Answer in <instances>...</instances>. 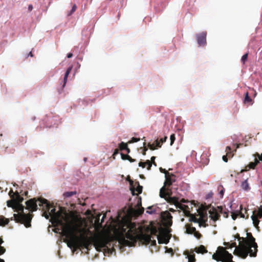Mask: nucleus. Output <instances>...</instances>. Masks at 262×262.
<instances>
[{
	"label": "nucleus",
	"mask_w": 262,
	"mask_h": 262,
	"mask_svg": "<svg viewBox=\"0 0 262 262\" xmlns=\"http://www.w3.org/2000/svg\"><path fill=\"white\" fill-rule=\"evenodd\" d=\"M159 170H160L161 172L165 174V177L166 176H168L169 174L170 173L169 172H168L167 170H166L165 169L162 168V167H160L159 168Z\"/></svg>",
	"instance_id": "4c0bfd02"
},
{
	"label": "nucleus",
	"mask_w": 262,
	"mask_h": 262,
	"mask_svg": "<svg viewBox=\"0 0 262 262\" xmlns=\"http://www.w3.org/2000/svg\"><path fill=\"white\" fill-rule=\"evenodd\" d=\"M224 189L221 190L220 192V193L222 195V196H223V195H224Z\"/></svg>",
	"instance_id": "e2e57ef3"
},
{
	"label": "nucleus",
	"mask_w": 262,
	"mask_h": 262,
	"mask_svg": "<svg viewBox=\"0 0 262 262\" xmlns=\"http://www.w3.org/2000/svg\"><path fill=\"white\" fill-rule=\"evenodd\" d=\"M223 245L225 246H226V247H225L226 249H229L230 248L229 247L230 246V243H228V242H224L223 243Z\"/></svg>",
	"instance_id": "603ef678"
},
{
	"label": "nucleus",
	"mask_w": 262,
	"mask_h": 262,
	"mask_svg": "<svg viewBox=\"0 0 262 262\" xmlns=\"http://www.w3.org/2000/svg\"><path fill=\"white\" fill-rule=\"evenodd\" d=\"M145 144H146V143L144 142V144H143V145H144V149H143V151L142 152V154L143 155H146V151L147 150V148L146 147H145Z\"/></svg>",
	"instance_id": "3c124183"
},
{
	"label": "nucleus",
	"mask_w": 262,
	"mask_h": 262,
	"mask_svg": "<svg viewBox=\"0 0 262 262\" xmlns=\"http://www.w3.org/2000/svg\"><path fill=\"white\" fill-rule=\"evenodd\" d=\"M245 104H252L253 103L252 99L249 96V94L247 92L245 94V99L244 100Z\"/></svg>",
	"instance_id": "c756f323"
},
{
	"label": "nucleus",
	"mask_w": 262,
	"mask_h": 262,
	"mask_svg": "<svg viewBox=\"0 0 262 262\" xmlns=\"http://www.w3.org/2000/svg\"><path fill=\"white\" fill-rule=\"evenodd\" d=\"M178 208L182 210L186 215L190 213L189 207L187 205L180 203Z\"/></svg>",
	"instance_id": "412c9836"
},
{
	"label": "nucleus",
	"mask_w": 262,
	"mask_h": 262,
	"mask_svg": "<svg viewBox=\"0 0 262 262\" xmlns=\"http://www.w3.org/2000/svg\"><path fill=\"white\" fill-rule=\"evenodd\" d=\"M121 156L122 160H127L130 162H134L136 161L135 159H132L129 155H125L123 153H121Z\"/></svg>",
	"instance_id": "7c9ffc66"
},
{
	"label": "nucleus",
	"mask_w": 262,
	"mask_h": 262,
	"mask_svg": "<svg viewBox=\"0 0 262 262\" xmlns=\"http://www.w3.org/2000/svg\"><path fill=\"white\" fill-rule=\"evenodd\" d=\"M243 144H234V146H235V151H236V149L239 148Z\"/></svg>",
	"instance_id": "4d7b16f0"
},
{
	"label": "nucleus",
	"mask_w": 262,
	"mask_h": 262,
	"mask_svg": "<svg viewBox=\"0 0 262 262\" xmlns=\"http://www.w3.org/2000/svg\"><path fill=\"white\" fill-rule=\"evenodd\" d=\"M140 140V138H135V137H133L131 140L128 141V143H135V142H137L139 141Z\"/></svg>",
	"instance_id": "58836bf2"
},
{
	"label": "nucleus",
	"mask_w": 262,
	"mask_h": 262,
	"mask_svg": "<svg viewBox=\"0 0 262 262\" xmlns=\"http://www.w3.org/2000/svg\"><path fill=\"white\" fill-rule=\"evenodd\" d=\"M27 137H21L18 140L19 144H23L27 142Z\"/></svg>",
	"instance_id": "c9c22d12"
},
{
	"label": "nucleus",
	"mask_w": 262,
	"mask_h": 262,
	"mask_svg": "<svg viewBox=\"0 0 262 262\" xmlns=\"http://www.w3.org/2000/svg\"><path fill=\"white\" fill-rule=\"evenodd\" d=\"M254 156L255 157V158H256V157H258V159H259V160L258 161H262V154L261 155H259V154L258 153H256L255 155H254Z\"/></svg>",
	"instance_id": "de8ad7c7"
},
{
	"label": "nucleus",
	"mask_w": 262,
	"mask_h": 262,
	"mask_svg": "<svg viewBox=\"0 0 262 262\" xmlns=\"http://www.w3.org/2000/svg\"><path fill=\"white\" fill-rule=\"evenodd\" d=\"M15 202L14 201V198L11 199V200H8L7 202V205L8 207H11L14 209V207L15 205Z\"/></svg>",
	"instance_id": "72a5a7b5"
},
{
	"label": "nucleus",
	"mask_w": 262,
	"mask_h": 262,
	"mask_svg": "<svg viewBox=\"0 0 262 262\" xmlns=\"http://www.w3.org/2000/svg\"><path fill=\"white\" fill-rule=\"evenodd\" d=\"M9 222V219H7L3 215H0V226L4 227L8 225Z\"/></svg>",
	"instance_id": "b1692460"
},
{
	"label": "nucleus",
	"mask_w": 262,
	"mask_h": 262,
	"mask_svg": "<svg viewBox=\"0 0 262 262\" xmlns=\"http://www.w3.org/2000/svg\"><path fill=\"white\" fill-rule=\"evenodd\" d=\"M194 251L198 253H206L207 252V250L203 245H201L198 247H196L194 249Z\"/></svg>",
	"instance_id": "5701e85b"
},
{
	"label": "nucleus",
	"mask_w": 262,
	"mask_h": 262,
	"mask_svg": "<svg viewBox=\"0 0 262 262\" xmlns=\"http://www.w3.org/2000/svg\"><path fill=\"white\" fill-rule=\"evenodd\" d=\"M24 199L21 197L17 191L15 192V196H14V201L15 203H20L23 201Z\"/></svg>",
	"instance_id": "c85d7f7f"
},
{
	"label": "nucleus",
	"mask_w": 262,
	"mask_h": 262,
	"mask_svg": "<svg viewBox=\"0 0 262 262\" xmlns=\"http://www.w3.org/2000/svg\"><path fill=\"white\" fill-rule=\"evenodd\" d=\"M119 150L120 149H118V148H116V149H115L114 152V153L113 154V156H112L114 159H115V156L119 154Z\"/></svg>",
	"instance_id": "a18cd8bd"
},
{
	"label": "nucleus",
	"mask_w": 262,
	"mask_h": 262,
	"mask_svg": "<svg viewBox=\"0 0 262 262\" xmlns=\"http://www.w3.org/2000/svg\"><path fill=\"white\" fill-rule=\"evenodd\" d=\"M29 56H30L31 57H33V55L32 53V52H30L28 54V55L26 56V58L28 57Z\"/></svg>",
	"instance_id": "0e129e2a"
},
{
	"label": "nucleus",
	"mask_w": 262,
	"mask_h": 262,
	"mask_svg": "<svg viewBox=\"0 0 262 262\" xmlns=\"http://www.w3.org/2000/svg\"><path fill=\"white\" fill-rule=\"evenodd\" d=\"M186 232L188 234H193L196 231L195 228L193 227H191L190 225H186Z\"/></svg>",
	"instance_id": "2f4dec72"
},
{
	"label": "nucleus",
	"mask_w": 262,
	"mask_h": 262,
	"mask_svg": "<svg viewBox=\"0 0 262 262\" xmlns=\"http://www.w3.org/2000/svg\"><path fill=\"white\" fill-rule=\"evenodd\" d=\"M4 243V241L2 238L0 237V255L3 254L6 252V249L1 246ZM0 262H5L4 260L0 258Z\"/></svg>",
	"instance_id": "bb28decb"
},
{
	"label": "nucleus",
	"mask_w": 262,
	"mask_h": 262,
	"mask_svg": "<svg viewBox=\"0 0 262 262\" xmlns=\"http://www.w3.org/2000/svg\"><path fill=\"white\" fill-rule=\"evenodd\" d=\"M109 243L108 239H98L95 242V246L96 249L98 251L99 249L108 248L107 245Z\"/></svg>",
	"instance_id": "9d476101"
},
{
	"label": "nucleus",
	"mask_w": 262,
	"mask_h": 262,
	"mask_svg": "<svg viewBox=\"0 0 262 262\" xmlns=\"http://www.w3.org/2000/svg\"><path fill=\"white\" fill-rule=\"evenodd\" d=\"M137 202L136 207L138 208V209L134 210L135 215L137 216H139L143 213L144 209L143 207L141 206V198L137 196Z\"/></svg>",
	"instance_id": "9b49d317"
},
{
	"label": "nucleus",
	"mask_w": 262,
	"mask_h": 262,
	"mask_svg": "<svg viewBox=\"0 0 262 262\" xmlns=\"http://www.w3.org/2000/svg\"><path fill=\"white\" fill-rule=\"evenodd\" d=\"M72 69V67H70L69 68H68V69L67 70V71L66 72V73H65L64 76V79L63 80L62 88H63L66 84L68 76H69V74L70 73V72H71Z\"/></svg>",
	"instance_id": "4be33fe9"
},
{
	"label": "nucleus",
	"mask_w": 262,
	"mask_h": 262,
	"mask_svg": "<svg viewBox=\"0 0 262 262\" xmlns=\"http://www.w3.org/2000/svg\"><path fill=\"white\" fill-rule=\"evenodd\" d=\"M170 145H172L175 141V135L174 134L171 135L170 137Z\"/></svg>",
	"instance_id": "79ce46f5"
},
{
	"label": "nucleus",
	"mask_w": 262,
	"mask_h": 262,
	"mask_svg": "<svg viewBox=\"0 0 262 262\" xmlns=\"http://www.w3.org/2000/svg\"><path fill=\"white\" fill-rule=\"evenodd\" d=\"M76 191H67L63 193V196H64V198H70L74 195H76Z\"/></svg>",
	"instance_id": "473e14b6"
},
{
	"label": "nucleus",
	"mask_w": 262,
	"mask_h": 262,
	"mask_svg": "<svg viewBox=\"0 0 262 262\" xmlns=\"http://www.w3.org/2000/svg\"><path fill=\"white\" fill-rule=\"evenodd\" d=\"M176 181V176L170 173L168 176L165 177V181L164 182V187L170 186Z\"/></svg>",
	"instance_id": "ddd939ff"
},
{
	"label": "nucleus",
	"mask_w": 262,
	"mask_h": 262,
	"mask_svg": "<svg viewBox=\"0 0 262 262\" xmlns=\"http://www.w3.org/2000/svg\"><path fill=\"white\" fill-rule=\"evenodd\" d=\"M171 193V190L163 186L160 189L159 195L161 198L165 199L168 203L174 205L178 208L180 204L179 199L177 197L170 196Z\"/></svg>",
	"instance_id": "423d86ee"
},
{
	"label": "nucleus",
	"mask_w": 262,
	"mask_h": 262,
	"mask_svg": "<svg viewBox=\"0 0 262 262\" xmlns=\"http://www.w3.org/2000/svg\"><path fill=\"white\" fill-rule=\"evenodd\" d=\"M190 222L198 223L200 227H201L202 222H201V219L197 218L195 215L191 214L189 219Z\"/></svg>",
	"instance_id": "a878e982"
},
{
	"label": "nucleus",
	"mask_w": 262,
	"mask_h": 262,
	"mask_svg": "<svg viewBox=\"0 0 262 262\" xmlns=\"http://www.w3.org/2000/svg\"><path fill=\"white\" fill-rule=\"evenodd\" d=\"M242 210H243V207H242V205H241L239 206V210H237L236 212H235V211L231 212L232 219L233 220H235L238 215H239L240 217L242 218L248 219V215H247V216H245V214L242 212Z\"/></svg>",
	"instance_id": "f8f14e48"
},
{
	"label": "nucleus",
	"mask_w": 262,
	"mask_h": 262,
	"mask_svg": "<svg viewBox=\"0 0 262 262\" xmlns=\"http://www.w3.org/2000/svg\"><path fill=\"white\" fill-rule=\"evenodd\" d=\"M209 212L210 214V217L214 221H216L219 219L220 215L215 210H209Z\"/></svg>",
	"instance_id": "aec40b11"
},
{
	"label": "nucleus",
	"mask_w": 262,
	"mask_h": 262,
	"mask_svg": "<svg viewBox=\"0 0 262 262\" xmlns=\"http://www.w3.org/2000/svg\"><path fill=\"white\" fill-rule=\"evenodd\" d=\"M233 256L229 253L226 248L219 246L215 253L212 255V258L217 261L222 262H235L232 260Z\"/></svg>",
	"instance_id": "39448f33"
},
{
	"label": "nucleus",
	"mask_w": 262,
	"mask_h": 262,
	"mask_svg": "<svg viewBox=\"0 0 262 262\" xmlns=\"http://www.w3.org/2000/svg\"><path fill=\"white\" fill-rule=\"evenodd\" d=\"M9 195L11 199H14L15 196V192H14L12 190H11L9 192Z\"/></svg>",
	"instance_id": "c03bdc74"
},
{
	"label": "nucleus",
	"mask_w": 262,
	"mask_h": 262,
	"mask_svg": "<svg viewBox=\"0 0 262 262\" xmlns=\"http://www.w3.org/2000/svg\"><path fill=\"white\" fill-rule=\"evenodd\" d=\"M119 147L120 150H125L127 147V144L122 142L119 144Z\"/></svg>",
	"instance_id": "f704fd0d"
},
{
	"label": "nucleus",
	"mask_w": 262,
	"mask_h": 262,
	"mask_svg": "<svg viewBox=\"0 0 262 262\" xmlns=\"http://www.w3.org/2000/svg\"><path fill=\"white\" fill-rule=\"evenodd\" d=\"M136 184H137V187L136 189L132 188H131V191L133 195H138L139 194H140L142 192V189L143 187L142 186H140L139 185V183L138 182H137Z\"/></svg>",
	"instance_id": "f3484780"
},
{
	"label": "nucleus",
	"mask_w": 262,
	"mask_h": 262,
	"mask_svg": "<svg viewBox=\"0 0 262 262\" xmlns=\"http://www.w3.org/2000/svg\"><path fill=\"white\" fill-rule=\"evenodd\" d=\"M76 9H77V7H76V5H74L72 7V8L70 13L69 14V15L72 14L73 12H74L76 11Z\"/></svg>",
	"instance_id": "49530a36"
},
{
	"label": "nucleus",
	"mask_w": 262,
	"mask_h": 262,
	"mask_svg": "<svg viewBox=\"0 0 262 262\" xmlns=\"http://www.w3.org/2000/svg\"><path fill=\"white\" fill-rule=\"evenodd\" d=\"M231 150V148L230 146L226 147V151L227 152V156H229V154H230Z\"/></svg>",
	"instance_id": "09e8293b"
},
{
	"label": "nucleus",
	"mask_w": 262,
	"mask_h": 262,
	"mask_svg": "<svg viewBox=\"0 0 262 262\" xmlns=\"http://www.w3.org/2000/svg\"><path fill=\"white\" fill-rule=\"evenodd\" d=\"M157 238L160 244L164 243L167 244L169 242V238L168 237V235L166 233L158 235Z\"/></svg>",
	"instance_id": "2eb2a0df"
},
{
	"label": "nucleus",
	"mask_w": 262,
	"mask_h": 262,
	"mask_svg": "<svg viewBox=\"0 0 262 262\" xmlns=\"http://www.w3.org/2000/svg\"><path fill=\"white\" fill-rule=\"evenodd\" d=\"M184 254L187 255L186 258H188V262H195V254L192 252L191 253H189L188 251H185Z\"/></svg>",
	"instance_id": "6ab92c4d"
},
{
	"label": "nucleus",
	"mask_w": 262,
	"mask_h": 262,
	"mask_svg": "<svg viewBox=\"0 0 262 262\" xmlns=\"http://www.w3.org/2000/svg\"><path fill=\"white\" fill-rule=\"evenodd\" d=\"M51 213L55 214L56 223L61 226L62 235L68 240L67 244L70 248L77 249L84 247L87 249L91 246V239L84 234L78 236V233L85 232V230L81 228V224H78L75 220H70L68 214L66 212L52 209Z\"/></svg>",
	"instance_id": "f257e3e1"
},
{
	"label": "nucleus",
	"mask_w": 262,
	"mask_h": 262,
	"mask_svg": "<svg viewBox=\"0 0 262 262\" xmlns=\"http://www.w3.org/2000/svg\"><path fill=\"white\" fill-rule=\"evenodd\" d=\"M33 9V6L32 5H29L28 7V10L29 11H31Z\"/></svg>",
	"instance_id": "052dcab7"
},
{
	"label": "nucleus",
	"mask_w": 262,
	"mask_h": 262,
	"mask_svg": "<svg viewBox=\"0 0 262 262\" xmlns=\"http://www.w3.org/2000/svg\"><path fill=\"white\" fill-rule=\"evenodd\" d=\"M247 238L242 237V241L239 242V245L233 252L234 254L245 259L249 254L251 257H255L257 254V245L255 238L252 233H247Z\"/></svg>",
	"instance_id": "7ed1b4c3"
},
{
	"label": "nucleus",
	"mask_w": 262,
	"mask_h": 262,
	"mask_svg": "<svg viewBox=\"0 0 262 262\" xmlns=\"http://www.w3.org/2000/svg\"><path fill=\"white\" fill-rule=\"evenodd\" d=\"M126 228L124 227L121 228L122 233L125 234L123 242L125 245L129 247L134 246L138 241L145 245L150 243H152L153 245L156 244V241H152L151 236L143 233L140 227H137L135 223L129 222L126 223Z\"/></svg>",
	"instance_id": "f03ea898"
},
{
	"label": "nucleus",
	"mask_w": 262,
	"mask_h": 262,
	"mask_svg": "<svg viewBox=\"0 0 262 262\" xmlns=\"http://www.w3.org/2000/svg\"><path fill=\"white\" fill-rule=\"evenodd\" d=\"M38 205L42 207V209L45 211L43 213L44 216L46 219L49 218V215L47 214V211H49L51 208V205L49 203L48 201L45 199H38Z\"/></svg>",
	"instance_id": "6e6552de"
},
{
	"label": "nucleus",
	"mask_w": 262,
	"mask_h": 262,
	"mask_svg": "<svg viewBox=\"0 0 262 262\" xmlns=\"http://www.w3.org/2000/svg\"><path fill=\"white\" fill-rule=\"evenodd\" d=\"M222 158L223 161H225V162H227L228 161V158L227 157V156H223Z\"/></svg>",
	"instance_id": "13d9d810"
},
{
	"label": "nucleus",
	"mask_w": 262,
	"mask_h": 262,
	"mask_svg": "<svg viewBox=\"0 0 262 262\" xmlns=\"http://www.w3.org/2000/svg\"><path fill=\"white\" fill-rule=\"evenodd\" d=\"M155 159H156V157H154V156H152L151 158V161L150 162L151 163V165L154 164V165L157 166V164H156V163L155 161Z\"/></svg>",
	"instance_id": "8fccbe9b"
},
{
	"label": "nucleus",
	"mask_w": 262,
	"mask_h": 262,
	"mask_svg": "<svg viewBox=\"0 0 262 262\" xmlns=\"http://www.w3.org/2000/svg\"><path fill=\"white\" fill-rule=\"evenodd\" d=\"M37 200L36 198L31 199L26 202V209L31 211L37 210Z\"/></svg>",
	"instance_id": "1a4fd4ad"
},
{
	"label": "nucleus",
	"mask_w": 262,
	"mask_h": 262,
	"mask_svg": "<svg viewBox=\"0 0 262 262\" xmlns=\"http://www.w3.org/2000/svg\"><path fill=\"white\" fill-rule=\"evenodd\" d=\"M180 203L182 204L183 203H187L188 202V201L185 200L184 199H182L180 202H179Z\"/></svg>",
	"instance_id": "bf43d9fd"
},
{
	"label": "nucleus",
	"mask_w": 262,
	"mask_h": 262,
	"mask_svg": "<svg viewBox=\"0 0 262 262\" xmlns=\"http://www.w3.org/2000/svg\"><path fill=\"white\" fill-rule=\"evenodd\" d=\"M72 56H73V54L71 53H69L67 55V57L69 58H71Z\"/></svg>",
	"instance_id": "680f3d73"
},
{
	"label": "nucleus",
	"mask_w": 262,
	"mask_h": 262,
	"mask_svg": "<svg viewBox=\"0 0 262 262\" xmlns=\"http://www.w3.org/2000/svg\"><path fill=\"white\" fill-rule=\"evenodd\" d=\"M201 222H202L201 226H203L204 227H206L207 225L205 223V220L203 219H201Z\"/></svg>",
	"instance_id": "864d4df0"
},
{
	"label": "nucleus",
	"mask_w": 262,
	"mask_h": 262,
	"mask_svg": "<svg viewBox=\"0 0 262 262\" xmlns=\"http://www.w3.org/2000/svg\"><path fill=\"white\" fill-rule=\"evenodd\" d=\"M13 209L15 212H18V213L14 214L13 217H11L10 220H14L16 223L23 224L27 228L30 227L33 215L31 213H25L24 212V206L20 203H16Z\"/></svg>",
	"instance_id": "20e7f679"
},
{
	"label": "nucleus",
	"mask_w": 262,
	"mask_h": 262,
	"mask_svg": "<svg viewBox=\"0 0 262 262\" xmlns=\"http://www.w3.org/2000/svg\"><path fill=\"white\" fill-rule=\"evenodd\" d=\"M152 233H154V234H156V233L157 232V229L155 228V229H154L152 230Z\"/></svg>",
	"instance_id": "69168bd1"
},
{
	"label": "nucleus",
	"mask_w": 262,
	"mask_h": 262,
	"mask_svg": "<svg viewBox=\"0 0 262 262\" xmlns=\"http://www.w3.org/2000/svg\"><path fill=\"white\" fill-rule=\"evenodd\" d=\"M167 137H165L164 138H161L159 141L161 142V144H162L164 142H165L166 141Z\"/></svg>",
	"instance_id": "5fc2aeb1"
},
{
	"label": "nucleus",
	"mask_w": 262,
	"mask_h": 262,
	"mask_svg": "<svg viewBox=\"0 0 262 262\" xmlns=\"http://www.w3.org/2000/svg\"><path fill=\"white\" fill-rule=\"evenodd\" d=\"M206 33L202 32L196 35V39L199 46H204L206 43Z\"/></svg>",
	"instance_id": "4468645a"
},
{
	"label": "nucleus",
	"mask_w": 262,
	"mask_h": 262,
	"mask_svg": "<svg viewBox=\"0 0 262 262\" xmlns=\"http://www.w3.org/2000/svg\"><path fill=\"white\" fill-rule=\"evenodd\" d=\"M125 150H126L127 154H129L130 152V149L128 147Z\"/></svg>",
	"instance_id": "774afa93"
},
{
	"label": "nucleus",
	"mask_w": 262,
	"mask_h": 262,
	"mask_svg": "<svg viewBox=\"0 0 262 262\" xmlns=\"http://www.w3.org/2000/svg\"><path fill=\"white\" fill-rule=\"evenodd\" d=\"M241 187L245 191H249L250 190V187L247 182V180L244 181L241 184Z\"/></svg>",
	"instance_id": "cd10ccee"
},
{
	"label": "nucleus",
	"mask_w": 262,
	"mask_h": 262,
	"mask_svg": "<svg viewBox=\"0 0 262 262\" xmlns=\"http://www.w3.org/2000/svg\"><path fill=\"white\" fill-rule=\"evenodd\" d=\"M147 146L148 147H149V148L150 149V150H154L155 149H156L157 148L155 147V143H153V144H150V143H148L147 144Z\"/></svg>",
	"instance_id": "a19ab883"
},
{
	"label": "nucleus",
	"mask_w": 262,
	"mask_h": 262,
	"mask_svg": "<svg viewBox=\"0 0 262 262\" xmlns=\"http://www.w3.org/2000/svg\"><path fill=\"white\" fill-rule=\"evenodd\" d=\"M236 238H238V241H240L241 239L242 240V237H241L238 234H237Z\"/></svg>",
	"instance_id": "338daca9"
},
{
	"label": "nucleus",
	"mask_w": 262,
	"mask_h": 262,
	"mask_svg": "<svg viewBox=\"0 0 262 262\" xmlns=\"http://www.w3.org/2000/svg\"><path fill=\"white\" fill-rule=\"evenodd\" d=\"M193 235L194 236L196 237L198 239H200L201 238V237H202V234L198 231H197L196 230L195 231V232L193 233Z\"/></svg>",
	"instance_id": "ea45409f"
},
{
	"label": "nucleus",
	"mask_w": 262,
	"mask_h": 262,
	"mask_svg": "<svg viewBox=\"0 0 262 262\" xmlns=\"http://www.w3.org/2000/svg\"><path fill=\"white\" fill-rule=\"evenodd\" d=\"M248 53H247L246 54H245L242 57V58H241V62L242 63L244 64L246 62V61L247 60V59H248Z\"/></svg>",
	"instance_id": "e433bc0d"
},
{
	"label": "nucleus",
	"mask_w": 262,
	"mask_h": 262,
	"mask_svg": "<svg viewBox=\"0 0 262 262\" xmlns=\"http://www.w3.org/2000/svg\"><path fill=\"white\" fill-rule=\"evenodd\" d=\"M259 163V161L257 158H255L254 162H250L245 167V171L249 170L250 169H254L256 166Z\"/></svg>",
	"instance_id": "a211bd4d"
},
{
	"label": "nucleus",
	"mask_w": 262,
	"mask_h": 262,
	"mask_svg": "<svg viewBox=\"0 0 262 262\" xmlns=\"http://www.w3.org/2000/svg\"><path fill=\"white\" fill-rule=\"evenodd\" d=\"M233 247H235V249L237 247H236V243L234 242V243L230 244V246L229 247V248H232Z\"/></svg>",
	"instance_id": "6e6d98bb"
},
{
	"label": "nucleus",
	"mask_w": 262,
	"mask_h": 262,
	"mask_svg": "<svg viewBox=\"0 0 262 262\" xmlns=\"http://www.w3.org/2000/svg\"><path fill=\"white\" fill-rule=\"evenodd\" d=\"M155 142L156 146L157 147H161L162 144H161V142H160V141L158 139H157Z\"/></svg>",
	"instance_id": "37998d69"
},
{
	"label": "nucleus",
	"mask_w": 262,
	"mask_h": 262,
	"mask_svg": "<svg viewBox=\"0 0 262 262\" xmlns=\"http://www.w3.org/2000/svg\"><path fill=\"white\" fill-rule=\"evenodd\" d=\"M208 207L206 206L202 205L200 208L199 210V213L200 214V217L199 219H203L207 215V210Z\"/></svg>",
	"instance_id": "dca6fc26"
},
{
	"label": "nucleus",
	"mask_w": 262,
	"mask_h": 262,
	"mask_svg": "<svg viewBox=\"0 0 262 262\" xmlns=\"http://www.w3.org/2000/svg\"><path fill=\"white\" fill-rule=\"evenodd\" d=\"M147 165L148 166L147 167V170H150L151 167V163L150 161L147 160L145 162H140L139 163V166L140 167H142V168L145 167L146 165Z\"/></svg>",
	"instance_id": "393cba45"
},
{
	"label": "nucleus",
	"mask_w": 262,
	"mask_h": 262,
	"mask_svg": "<svg viewBox=\"0 0 262 262\" xmlns=\"http://www.w3.org/2000/svg\"><path fill=\"white\" fill-rule=\"evenodd\" d=\"M251 219L253 221L254 226L258 230H259L258 226L259 221V219H262V207L260 206L258 210H254L253 212V214L251 216Z\"/></svg>",
	"instance_id": "0eeeda50"
}]
</instances>
